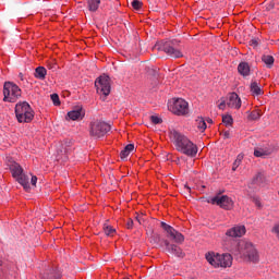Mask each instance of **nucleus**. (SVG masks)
Segmentation results:
<instances>
[{"instance_id": "f257e3e1", "label": "nucleus", "mask_w": 279, "mask_h": 279, "mask_svg": "<svg viewBox=\"0 0 279 279\" xmlns=\"http://www.w3.org/2000/svg\"><path fill=\"white\" fill-rule=\"evenodd\" d=\"M170 138L177 149L190 158H195L197 156V145H195L189 137L184 134L178 132L177 130L170 131Z\"/></svg>"}, {"instance_id": "f03ea898", "label": "nucleus", "mask_w": 279, "mask_h": 279, "mask_svg": "<svg viewBox=\"0 0 279 279\" xmlns=\"http://www.w3.org/2000/svg\"><path fill=\"white\" fill-rule=\"evenodd\" d=\"M234 254L247 263H258L259 260L258 251H256L254 244L245 240L238 243V250L234 252Z\"/></svg>"}, {"instance_id": "7ed1b4c3", "label": "nucleus", "mask_w": 279, "mask_h": 279, "mask_svg": "<svg viewBox=\"0 0 279 279\" xmlns=\"http://www.w3.org/2000/svg\"><path fill=\"white\" fill-rule=\"evenodd\" d=\"M178 39L167 40V41H159L155 45V49L157 51H163L169 56L170 58H182V51L180 49L175 48L178 47Z\"/></svg>"}, {"instance_id": "20e7f679", "label": "nucleus", "mask_w": 279, "mask_h": 279, "mask_svg": "<svg viewBox=\"0 0 279 279\" xmlns=\"http://www.w3.org/2000/svg\"><path fill=\"white\" fill-rule=\"evenodd\" d=\"M205 258L213 267H232V255L230 254L207 253Z\"/></svg>"}, {"instance_id": "39448f33", "label": "nucleus", "mask_w": 279, "mask_h": 279, "mask_svg": "<svg viewBox=\"0 0 279 279\" xmlns=\"http://www.w3.org/2000/svg\"><path fill=\"white\" fill-rule=\"evenodd\" d=\"M15 117L19 123H29L34 119V110L27 101L19 102L15 106Z\"/></svg>"}, {"instance_id": "423d86ee", "label": "nucleus", "mask_w": 279, "mask_h": 279, "mask_svg": "<svg viewBox=\"0 0 279 279\" xmlns=\"http://www.w3.org/2000/svg\"><path fill=\"white\" fill-rule=\"evenodd\" d=\"M10 171L13 178H15V180L19 182V184H21L26 191H29V177L23 173V167L14 162L10 166Z\"/></svg>"}, {"instance_id": "0eeeda50", "label": "nucleus", "mask_w": 279, "mask_h": 279, "mask_svg": "<svg viewBox=\"0 0 279 279\" xmlns=\"http://www.w3.org/2000/svg\"><path fill=\"white\" fill-rule=\"evenodd\" d=\"M3 101L14 104V101L21 97V89L16 84L12 82H5L3 86Z\"/></svg>"}, {"instance_id": "6e6552de", "label": "nucleus", "mask_w": 279, "mask_h": 279, "mask_svg": "<svg viewBox=\"0 0 279 279\" xmlns=\"http://www.w3.org/2000/svg\"><path fill=\"white\" fill-rule=\"evenodd\" d=\"M110 130H111L110 124L96 120L90 123L89 134L90 136H93V138H104V135L107 132H110Z\"/></svg>"}, {"instance_id": "1a4fd4ad", "label": "nucleus", "mask_w": 279, "mask_h": 279, "mask_svg": "<svg viewBox=\"0 0 279 279\" xmlns=\"http://www.w3.org/2000/svg\"><path fill=\"white\" fill-rule=\"evenodd\" d=\"M95 87L98 95H104V97H108L110 95L111 86H110V76L104 74L100 75L95 81Z\"/></svg>"}, {"instance_id": "9d476101", "label": "nucleus", "mask_w": 279, "mask_h": 279, "mask_svg": "<svg viewBox=\"0 0 279 279\" xmlns=\"http://www.w3.org/2000/svg\"><path fill=\"white\" fill-rule=\"evenodd\" d=\"M208 204L219 206L223 210H232L234 208V202L228 195L217 194L208 201Z\"/></svg>"}, {"instance_id": "9b49d317", "label": "nucleus", "mask_w": 279, "mask_h": 279, "mask_svg": "<svg viewBox=\"0 0 279 279\" xmlns=\"http://www.w3.org/2000/svg\"><path fill=\"white\" fill-rule=\"evenodd\" d=\"M170 110L178 117H186L189 114V102L182 98H178L170 105Z\"/></svg>"}, {"instance_id": "f8f14e48", "label": "nucleus", "mask_w": 279, "mask_h": 279, "mask_svg": "<svg viewBox=\"0 0 279 279\" xmlns=\"http://www.w3.org/2000/svg\"><path fill=\"white\" fill-rule=\"evenodd\" d=\"M160 226L168 234V239H171L174 243H184V235L175 230L173 227L166 222H160Z\"/></svg>"}, {"instance_id": "ddd939ff", "label": "nucleus", "mask_w": 279, "mask_h": 279, "mask_svg": "<svg viewBox=\"0 0 279 279\" xmlns=\"http://www.w3.org/2000/svg\"><path fill=\"white\" fill-rule=\"evenodd\" d=\"M275 147L269 144H264L256 146L254 149V156L256 158H267V156H271L275 151Z\"/></svg>"}, {"instance_id": "4468645a", "label": "nucleus", "mask_w": 279, "mask_h": 279, "mask_svg": "<svg viewBox=\"0 0 279 279\" xmlns=\"http://www.w3.org/2000/svg\"><path fill=\"white\" fill-rule=\"evenodd\" d=\"M163 245L166 246V250L169 252V254H174V256H178V258H184V252H182L180 246L171 244L169 240H163Z\"/></svg>"}, {"instance_id": "2eb2a0df", "label": "nucleus", "mask_w": 279, "mask_h": 279, "mask_svg": "<svg viewBox=\"0 0 279 279\" xmlns=\"http://www.w3.org/2000/svg\"><path fill=\"white\" fill-rule=\"evenodd\" d=\"M227 106L228 108H234L235 110H239V108H241V98L236 93H231L228 95Z\"/></svg>"}, {"instance_id": "dca6fc26", "label": "nucleus", "mask_w": 279, "mask_h": 279, "mask_svg": "<svg viewBox=\"0 0 279 279\" xmlns=\"http://www.w3.org/2000/svg\"><path fill=\"white\" fill-rule=\"evenodd\" d=\"M71 151H73V148L71 147V142H64L58 148V156H59V158L66 160V158H69V154H71Z\"/></svg>"}, {"instance_id": "f3484780", "label": "nucleus", "mask_w": 279, "mask_h": 279, "mask_svg": "<svg viewBox=\"0 0 279 279\" xmlns=\"http://www.w3.org/2000/svg\"><path fill=\"white\" fill-rule=\"evenodd\" d=\"M243 234H245V226H235L226 232V235L232 239L241 238Z\"/></svg>"}, {"instance_id": "a211bd4d", "label": "nucleus", "mask_w": 279, "mask_h": 279, "mask_svg": "<svg viewBox=\"0 0 279 279\" xmlns=\"http://www.w3.org/2000/svg\"><path fill=\"white\" fill-rule=\"evenodd\" d=\"M86 112L82 107H76L72 111L68 112V119L71 121H80V119H84Z\"/></svg>"}, {"instance_id": "6ab92c4d", "label": "nucleus", "mask_w": 279, "mask_h": 279, "mask_svg": "<svg viewBox=\"0 0 279 279\" xmlns=\"http://www.w3.org/2000/svg\"><path fill=\"white\" fill-rule=\"evenodd\" d=\"M149 241L156 247H162V244L165 245L166 240L160 238V233L151 232Z\"/></svg>"}, {"instance_id": "aec40b11", "label": "nucleus", "mask_w": 279, "mask_h": 279, "mask_svg": "<svg viewBox=\"0 0 279 279\" xmlns=\"http://www.w3.org/2000/svg\"><path fill=\"white\" fill-rule=\"evenodd\" d=\"M238 73L243 77H247L250 75V63L247 62H240L238 65Z\"/></svg>"}, {"instance_id": "412c9836", "label": "nucleus", "mask_w": 279, "mask_h": 279, "mask_svg": "<svg viewBox=\"0 0 279 279\" xmlns=\"http://www.w3.org/2000/svg\"><path fill=\"white\" fill-rule=\"evenodd\" d=\"M132 151H134V144H128L123 150H121L120 153V158L121 160H125V158H128V156H130V154H132Z\"/></svg>"}, {"instance_id": "4be33fe9", "label": "nucleus", "mask_w": 279, "mask_h": 279, "mask_svg": "<svg viewBox=\"0 0 279 279\" xmlns=\"http://www.w3.org/2000/svg\"><path fill=\"white\" fill-rule=\"evenodd\" d=\"M60 278H61V275H60V270L58 269H50L46 271L44 275V279H60Z\"/></svg>"}, {"instance_id": "5701e85b", "label": "nucleus", "mask_w": 279, "mask_h": 279, "mask_svg": "<svg viewBox=\"0 0 279 279\" xmlns=\"http://www.w3.org/2000/svg\"><path fill=\"white\" fill-rule=\"evenodd\" d=\"M35 77L37 80H45L47 77V69L45 66H38L35 70Z\"/></svg>"}, {"instance_id": "b1692460", "label": "nucleus", "mask_w": 279, "mask_h": 279, "mask_svg": "<svg viewBox=\"0 0 279 279\" xmlns=\"http://www.w3.org/2000/svg\"><path fill=\"white\" fill-rule=\"evenodd\" d=\"M101 3V0H88V10L89 12H97L99 10V4Z\"/></svg>"}, {"instance_id": "393cba45", "label": "nucleus", "mask_w": 279, "mask_h": 279, "mask_svg": "<svg viewBox=\"0 0 279 279\" xmlns=\"http://www.w3.org/2000/svg\"><path fill=\"white\" fill-rule=\"evenodd\" d=\"M262 61L266 64V66L268 69H271L274 66L275 59H274V56L263 54L262 56Z\"/></svg>"}, {"instance_id": "a878e982", "label": "nucleus", "mask_w": 279, "mask_h": 279, "mask_svg": "<svg viewBox=\"0 0 279 279\" xmlns=\"http://www.w3.org/2000/svg\"><path fill=\"white\" fill-rule=\"evenodd\" d=\"M251 93H253V95H263V88H260V85H258V83L256 81L251 83Z\"/></svg>"}, {"instance_id": "bb28decb", "label": "nucleus", "mask_w": 279, "mask_h": 279, "mask_svg": "<svg viewBox=\"0 0 279 279\" xmlns=\"http://www.w3.org/2000/svg\"><path fill=\"white\" fill-rule=\"evenodd\" d=\"M260 119V111L253 110L252 112H247V120L248 121H258Z\"/></svg>"}, {"instance_id": "cd10ccee", "label": "nucleus", "mask_w": 279, "mask_h": 279, "mask_svg": "<svg viewBox=\"0 0 279 279\" xmlns=\"http://www.w3.org/2000/svg\"><path fill=\"white\" fill-rule=\"evenodd\" d=\"M104 232L107 236H114V233L117 232V230L110 226L105 225Z\"/></svg>"}, {"instance_id": "c85d7f7f", "label": "nucleus", "mask_w": 279, "mask_h": 279, "mask_svg": "<svg viewBox=\"0 0 279 279\" xmlns=\"http://www.w3.org/2000/svg\"><path fill=\"white\" fill-rule=\"evenodd\" d=\"M197 123V128L198 130H201V132H204V130H206L207 125H206V121H204V118H198L196 120Z\"/></svg>"}, {"instance_id": "c756f323", "label": "nucleus", "mask_w": 279, "mask_h": 279, "mask_svg": "<svg viewBox=\"0 0 279 279\" xmlns=\"http://www.w3.org/2000/svg\"><path fill=\"white\" fill-rule=\"evenodd\" d=\"M131 5L133 10H141L143 8V2L141 0H133Z\"/></svg>"}, {"instance_id": "7c9ffc66", "label": "nucleus", "mask_w": 279, "mask_h": 279, "mask_svg": "<svg viewBox=\"0 0 279 279\" xmlns=\"http://www.w3.org/2000/svg\"><path fill=\"white\" fill-rule=\"evenodd\" d=\"M233 121L232 116L222 117V123H225V125H232Z\"/></svg>"}, {"instance_id": "2f4dec72", "label": "nucleus", "mask_w": 279, "mask_h": 279, "mask_svg": "<svg viewBox=\"0 0 279 279\" xmlns=\"http://www.w3.org/2000/svg\"><path fill=\"white\" fill-rule=\"evenodd\" d=\"M241 160H243V156L239 155L235 161L233 162L232 171H236V169H239Z\"/></svg>"}, {"instance_id": "473e14b6", "label": "nucleus", "mask_w": 279, "mask_h": 279, "mask_svg": "<svg viewBox=\"0 0 279 279\" xmlns=\"http://www.w3.org/2000/svg\"><path fill=\"white\" fill-rule=\"evenodd\" d=\"M50 99L54 106H60V96L58 94H51Z\"/></svg>"}, {"instance_id": "72a5a7b5", "label": "nucleus", "mask_w": 279, "mask_h": 279, "mask_svg": "<svg viewBox=\"0 0 279 279\" xmlns=\"http://www.w3.org/2000/svg\"><path fill=\"white\" fill-rule=\"evenodd\" d=\"M150 121H151L155 125H159V123H162V119L159 118L158 116H151V117H150Z\"/></svg>"}, {"instance_id": "f704fd0d", "label": "nucleus", "mask_w": 279, "mask_h": 279, "mask_svg": "<svg viewBox=\"0 0 279 279\" xmlns=\"http://www.w3.org/2000/svg\"><path fill=\"white\" fill-rule=\"evenodd\" d=\"M263 180H265V174L263 173H257L256 177L254 178V182L260 183L263 182Z\"/></svg>"}, {"instance_id": "c9c22d12", "label": "nucleus", "mask_w": 279, "mask_h": 279, "mask_svg": "<svg viewBox=\"0 0 279 279\" xmlns=\"http://www.w3.org/2000/svg\"><path fill=\"white\" fill-rule=\"evenodd\" d=\"M126 228H128V230H132L134 228V220H132V218L128 219Z\"/></svg>"}, {"instance_id": "e433bc0d", "label": "nucleus", "mask_w": 279, "mask_h": 279, "mask_svg": "<svg viewBox=\"0 0 279 279\" xmlns=\"http://www.w3.org/2000/svg\"><path fill=\"white\" fill-rule=\"evenodd\" d=\"M226 106H228V99H227V100H222V101L219 104L218 108H219V110H225V109H226Z\"/></svg>"}, {"instance_id": "4c0bfd02", "label": "nucleus", "mask_w": 279, "mask_h": 279, "mask_svg": "<svg viewBox=\"0 0 279 279\" xmlns=\"http://www.w3.org/2000/svg\"><path fill=\"white\" fill-rule=\"evenodd\" d=\"M250 46L256 48L258 46V39H256V38L251 39Z\"/></svg>"}, {"instance_id": "58836bf2", "label": "nucleus", "mask_w": 279, "mask_h": 279, "mask_svg": "<svg viewBox=\"0 0 279 279\" xmlns=\"http://www.w3.org/2000/svg\"><path fill=\"white\" fill-rule=\"evenodd\" d=\"M38 182V178L36 175H33L32 179H31V184L33 186H36V183Z\"/></svg>"}, {"instance_id": "ea45409f", "label": "nucleus", "mask_w": 279, "mask_h": 279, "mask_svg": "<svg viewBox=\"0 0 279 279\" xmlns=\"http://www.w3.org/2000/svg\"><path fill=\"white\" fill-rule=\"evenodd\" d=\"M222 137L223 138H230V132L229 131L223 132Z\"/></svg>"}, {"instance_id": "a19ab883", "label": "nucleus", "mask_w": 279, "mask_h": 279, "mask_svg": "<svg viewBox=\"0 0 279 279\" xmlns=\"http://www.w3.org/2000/svg\"><path fill=\"white\" fill-rule=\"evenodd\" d=\"M184 189L187 191V193H191V189L189 187V185H185Z\"/></svg>"}, {"instance_id": "79ce46f5", "label": "nucleus", "mask_w": 279, "mask_h": 279, "mask_svg": "<svg viewBox=\"0 0 279 279\" xmlns=\"http://www.w3.org/2000/svg\"><path fill=\"white\" fill-rule=\"evenodd\" d=\"M136 221H137L138 223H143V220H142L140 217H136Z\"/></svg>"}, {"instance_id": "37998d69", "label": "nucleus", "mask_w": 279, "mask_h": 279, "mask_svg": "<svg viewBox=\"0 0 279 279\" xmlns=\"http://www.w3.org/2000/svg\"><path fill=\"white\" fill-rule=\"evenodd\" d=\"M48 69H56V65H48Z\"/></svg>"}, {"instance_id": "c03bdc74", "label": "nucleus", "mask_w": 279, "mask_h": 279, "mask_svg": "<svg viewBox=\"0 0 279 279\" xmlns=\"http://www.w3.org/2000/svg\"><path fill=\"white\" fill-rule=\"evenodd\" d=\"M19 75H20V78L23 80V73H20Z\"/></svg>"}, {"instance_id": "a18cd8bd", "label": "nucleus", "mask_w": 279, "mask_h": 279, "mask_svg": "<svg viewBox=\"0 0 279 279\" xmlns=\"http://www.w3.org/2000/svg\"><path fill=\"white\" fill-rule=\"evenodd\" d=\"M207 122H208V123H213V119H208Z\"/></svg>"}, {"instance_id": "49530a36", "label": "nucleus", "mask_w": 279, "mask_h": 279, "mask_svg": "<svg viewBox=\"0 0 279 279\" xmlns=\"http://www.w3.org/2000/svg\"><path fill=\"white\" fill-rule=\"evenodd\" d=\"M256 206L260 207V202H256Z\"/></svg>"}, {"instance_id": "de8ad7c7", "label": "nucleus", "mask_w": 279, "mask_h": 279, "mask_svg": "<svg viewBox=\"0 0 279 279\" xmlns=\"http://www.w3.org/2000/svg\"><path fill=\"white\" fill-rule=\"evenodd\" d=\"M0 265H2L1 262H0Z\"/></svg>"}]
</instances>
